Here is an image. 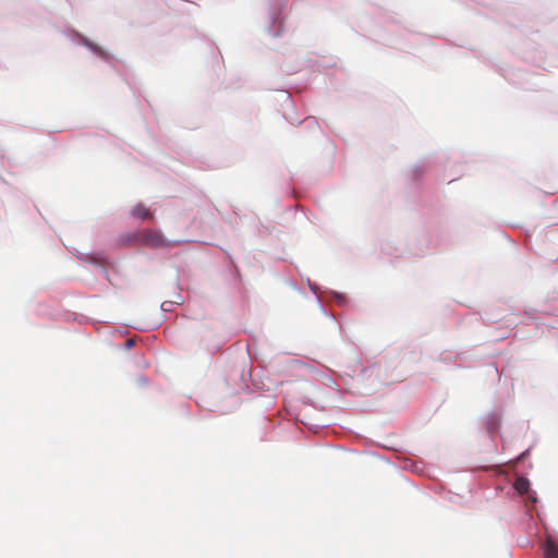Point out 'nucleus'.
<instances>
[{"label": "nucleus", "instance_id": "obj_1", "mask_svg": "<svg viewBox=\"0 0 558 558\" xmlns=\"http://www.w3.org/2000/svg\"><path fill=\"white\" fill-rule=\"evenodd\" d=\"M141 240L151 247H159L166 245V240L163 239V236L158 231L155 230H144L141 233Z\"/></svg>", "mask_w": 558, "mask_h": 558}, {"label": "nucleus", "instance_id": "obj_2", "mask_svg": "<svg viewBox=\"0 0 558 558\" xmlns=\"http://www.w3.org/2000/svg\"><path fill=\"white\" fill-rule=\"evenodd\" d=\"M544 558H558V543L551 537H547L544 546Z\"/></svg>", "mask_w": 558, "mask_h": 558}, {"label": "nucleus", "instance_id": "obj_3", "mask_svg": "<svg viewBox=\"0 0 558 558\" xmlns=\"http://www.w3.org/2000/svg\"><path fill=\"white\" fill-rule=\"evenodd\" d=\"M514 488L521 495L526 494L530 488L529 480L525 477H518L514 482Z\"/></svg>", "mask_w": 558, "mask_h": 558}, {"label": "nucleus", "instance_id": "obj_4", "mask_svg": "<svg viewBox=\"0 0 558 558\" xmlns=\"http://www.w3.org/2000/svg\"><path fill=\"white\" fill-rule=\"evenodd\" d=\"M132 215L141 219H147L151 216L149 209L142 204H138L133 208Z\"/></svg>", "mask_w": 558, "mask_h": 558}, {"label": "nucleus", "instance_id": "obj_5", "mask_svg": "<svg viewBox=\"0 0 558 558\" xmlns=\"http://www.w3.org/2000/svg\"><path fill=\"white\" fill-rule=\"evenodd\" d=\"M125 345L126 348H131L134 345V340L133 339H128L126 342H125Z\"/></svg>", "mask_w": 558, "mask_h": 558}]
</instances>
